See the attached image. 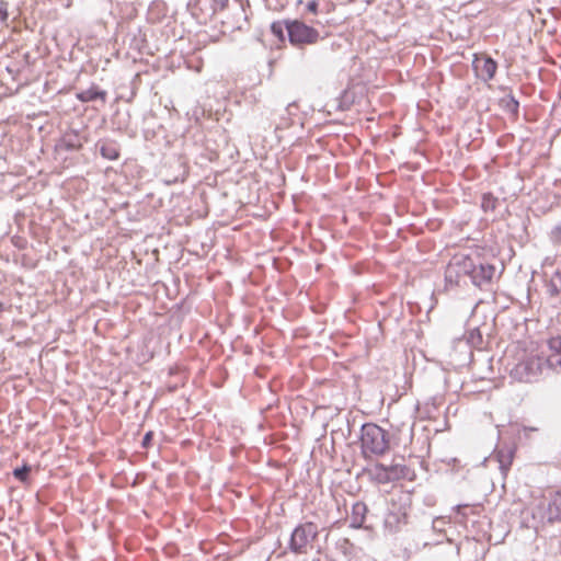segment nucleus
Masks as SVG:
<instances>
[{"label":"nucleus","instance_id":"f257e3e1","mask_svg":"<svg viewBox=\"0 0 561 561\" xmlns=\"http://www.w3.org/2000/svg\"><path fill=\"white\" fill-rule=\"evenodd\" d=\"M531 517L536 528L561 522V490L543 495L533 507Z\"/></svg>","mask_w":561,"mask_h":561},{"label":"nucleus","instance_id":"f03ea898","mask_svg":"<svg viewBox=\"0 0 561 561\" xmlns=\"http://www.w3.org/2000/svg\"><path fill=\"white\" fill-rule=\"evenodd\" d=\"M360 447L366 457L386 454L390 447L388 433L377 424H364L360 430Z\"/></svg>","mask_w":561,"mask_h":561},{"label":"nucleus","instance_id":"7ed1b4c3","mask_svg":"<svg viewBox=\"0 0 561 561\" xmlns=\"http://www.w3.org/2000/svg\"><path fill=\"white\" fill-rule=\"evenodd\" d=\"M543 356H529L515 365L512 376L523 382L537 381L545 374Z\"/></svg>","mask_w":561,"mask_h":561},{"label":"nucleus","instance_id":"20e7f679","mask_svg":"<svg viewBox=\"0 0 561 561\" xmlns=\"http://www.w3.org/2000/svg\"><path fill=\"white\" fill-rule=\"evenodd\" d=\"M320 38L318 30L305 24L301 21L294 20L288 22V41L295 47L316 44Z\"/></svg>","mask_w":561,"mask_h":561},{"label":"nucleus","instance_id":"39448f33","mask_svg":"<svg viewBox=\"0 0 561 561\" xmlns=\"http://www.w3.org/2000/svg\"><path fill=\"white\" fill-rule=\"evenodd\" d=\"M317 535L318 528L313 523L298 525L291 533L289 549L294 553H306L308 545Z\"/></svg>","mask_w":561,"mask_h":561},{"label":"nucleus","instance_id":"423d86ee","mask_svg":"<svg viewBox=\"0 0 561 561\" xmlns=\"http://www.w3.org/2000/svg\"><path fill=\"white\" fill-rule=\"evenodd\" d=\"M462 272L465 276H469L476 286H483L491 282L495 267L491 264L476 265L472 259L462 256Z\"/></svg>","mask_w":561,"mask_h":561},{"label":"nucleus","instance_id":"0eeeda50","mask_svg":"<svg viewBox=\"0 0 561 561\" xmlns=\"http://www.w3.org/2000/svg\"><path fill=\"white\" fill-rule=\"evenodd\" d=\"M227 2L228 0H190L188 8L196 19L206 22L222 10Z\"/></svg>","mask_w":561,"mask_h":561},{"label":"nucleus","instance_id":"6e6552de","mask_svg":"<svg viewBox=\"0 0 561 561\" xmlns=\"http://www.w3.org/2000/svg\"><path fill=\"white\" fill-rule=\"evenodd\" d=\"M392 506L386 514L383 524L389 531L394 533L407 524V512L402 507L396 508L394 504Z\"/></svg>","mask_w":561,"mask_h":561},{"label":"nucleus","instance_id":"1a4fd4ad","mask_svg":"<svg viewBox=\"0 0 561 561\" xmlns=\"http://www.w3.org/2000/svg\"><path fill=\"white\" fill-rule=\"evenodd\" d=\"M497 69V64L489 56H482L476 59V70L480 72L484 81L493 79Z\"/></svg>","mask_w":561,"mask_h":561},{"label":"nucleus","instance_id":"9d476101","mask_svg":"<svg viewBox=\"0 0 561 561\" xmlns=\"http://www.w3.org/2000/svg\"><path fill=\"white\" fill-rule=\"evenodd\" d=\"M465 276L462 272V256L455 257L446 268L445 280L450 285H458L460 277Z\"/></svg>","mask_w":561,"mask_h":561},{"label":"nucleus","instance_id":"9b49d317","mask_svg":"<svg viewBox=\"0 0 561 561\" xmlns=\"http://www.w3.org/2000/svg\"><path fill=\"white\" fill-rule=\"evenodd\" d=\"M367 506L364 502H355L352 506V513L350 516V526L353 528L364 527V523L367 514Z\"/></svg>","mask_w":561,"mask_h":561},{"label":"nucleus","instance_id":"f8f14e48","mask_svg":"<svg viewBox=\"0 0 561 561\" xmlns=\"http://www.w3.org/2000/svg\"><path fill=\"white\" fill-rule=\"evenodd\" d=\"M413 426L414 423H402L400 427H398V433L393 437V443L397 446L407 447L412 443L413 439Z\"/></svg>","mask_w":561,"mask_h":561},{"label":"nucleus","instance_id":"ddd939ff","mask_svg":"<svg viewBox=\"0 0 561 561\" xmlns=\"http://www.w3.org/2000/svg\"><path fill=\"white\" fill-rule=\"evenodd\" d=\"M386 469L392 481L409 478L410 474L412 473L411 469L403 462L386 465Z\"/></svg>","mask_w":561,"mask_h":561},{"label":"nucleus","instance_id":"4468645a","mask_svg":"<svg viewBox=\"0 0 561 561\" xmlns=\"http://www.w3.org/2000/svg\"><path fill=\"white\" fill-rule=\"evenodd\" d=\"M83 141L79 134L75 130L66 133L61 139V147L67 150H78L82 147Z\"/></svg>","mask_w":561,"mask_h":561},{"label":"nucleus","instance_id":"2eb2a0df","mask_svg":"<svg viewBox=\"0 0 561 561\" xmlns=\"http://www.w3.org/2000/svg\"><path fill=\"white\" fill-rule=\"evenodd\" d=\"M77 98L81 102H92L98 99H101L103 102H105L106 92L103 90H99L96 87H91L87 90L79 92L77 94Z\"/></svg>","mask_w":561,"mask_h":561},{"label":"nucleus","instance_id":"dca6fc26","mask_svg":"<svg viewBox=\"0 0 561 561\" xmlns=\"http://www.w3.org/2000/svg\"><path fill=\"white\" fill-rule=\"evenodd\" d=\"M100 153L107 160H116L119 157V148L115 141H103L100 145Z\"/></svg>","mask_w":561,"mask_h":561},{"label":"nucleus","instance_id":"f3484780","mask_svg":"<svg viewBox=\"0 0 561 561\" xmlns=\"http://www.w3.org/2000/svg\"><path fill=\"white\" fill-rule=\"evenodd\" d=\"M547 356H543L546 371L552 370L554 373L561 371V352H553Z\"/></svg>","mask_w":561,"mask_h":561},{"label":"nucleus","instance_id":"a211bd4d","mask_svg":"<svg viewBox=\"0 0 561 561\" xmlns=\"http://www.w3.org/2000/svg\"><path fill=\"white\" fill-rule=\"evenodd\" d=\"M288 22L291 21H276L271 24V32L279 42H285L286 37L288 38Z\"/></svg>","mask_w":561,"mask_h":561},{"label":"nucleus","instance_id":"6ab92c4d","mask_svg":"<svg viewBox=\"0 0 561 561\" xmlns=\"http://www.w3.org/2000/svg\"><path fill=\"white\" fill-rule=\"evenodd\" d=\"M496 459L502 474L506 476L513 461V453L511 450H499L496 453Z\"/></svg>","mask_w":561,"mask_h":561},{"label":"nucleus","instance_id":"aec40b11","mask_svg":"<svg viewBox=\"0 0 561 561\" xmlns=\"http://www.w3.org/2000/svg\"><path fill=\"white\" fill-rule=\"evenodd\" d=\"M375 476L379 483L393 482L386 469V463H378L375 467Z\"/></svg>","mask_w":561,"mask_h":561},{"label":"nucleus","instance_id":"412c9836","mask_svg":"<svg viewBox=\"0 0 561 561\" xmlns=\"http://www.w3.org/2000/svg\"><path fill=\"white\" fill-rule=\"evenodd\" d=\"M468 343L473 347H480L482 344V334L479 329H472L467 335Z\"/></svg>","mask_w":561,"mask_h":561},{"label":"nucleus","instance_id":"4be33fe9","mask_svg":"<svg viewBox=\"0 0 561 561\" xmlns=\"http://www.w3.org/2000/svg\"><path fill=\"white\" fill-rule=\"evenodd\" d=\"M31 471V467L27 465H24L20 468H15L13 471L14 478H16L20 481H25L27 479V476Z\"/></svg>","mask_w":561,"mask_h":561},{"label":"nucleus","instance_id":"5701e85b","mask_svg":"<svg viewBox=\"0 0 561 561\" xmlns=\"http://www.w3.org/2000/svg\"><path fill=\"white\" fill-rule=\"evenodd\" d=\"M502 102L508 112L513 114L517 113L519 103L513 96H507L506 99H503Z\"/></svg>","mask_w":561,"mask_h":561},{"label":"nucleus","instance_id":"b1692460","mask_svg":"<svg viewBox=\"0 0 561 561\" xmlns=\"http://www.w3.org/2000/svg\"><path fill=\"white\" fill-rule=\"evenodd\" d=\"M550 240L554 244H561V224L554 226L550 231Z\"/></svg>","mask_w":561,"mask_h":561},{"label":"nucleus","instance_id":"393cba45","mask_svg":"<svg viewBox=\"0 0 561 561\" xmlns=\"http://www.w3.org/2000/svg\"><path fill=\"white\" fill-rule=\"evenodd\" d=\"M549 350L553 352H561V334L551 337L548 341Z\"/></svg>","mask_w":561,"mask_h":561},{"label":"nucleus","instance_id":"a878e982","mask_svg":"<svg viewBox=\"0 0 561 561\" xmlns=\"http://www.w3.org/2000/svg\"><path fill=\"white\" fill-rule=\"evenodd\" d=\"M8 3L4 1L0 2V22H5L8 20Z\"/></svg>","mask_w":561,"mask_h":561},{"label":"nucleus","instance_id":"bb28decb","mask_svg":"<svg viewBox=\"0 0 561 561\" xmlns=\"http://www.w3.org/2000/svg\"><path fill=\"white\" fill-rule=\"evenodd\" d=\"M318 3L316 1H310L307 4V10L311 13H317Z\"/></svg>","mask_w":561,"mask_h":561},{"label":"nucleus","instance_id":"cd10ccee","mask_svg":"<svg viewBox=\"0 0 561 561\" xmlns=\"http://www.w3.org/2000/svg\"><path fill=\"white\" fill-rule=\"evenodd\" d=\"M553 113H554L556 115H560V116H561V93H560V95H559V100H558V102H557V103L554 104V106H553Z\"/></svg>","mask_w":561,"mask_h":561},{"label":"nucleus","instance_id":"c85d7f7f","mask_svg":"<svg viewBox=\"0 0 561 561\" xmlns=\"http://www.w3.org/2000/svg\"><path fill=\"white\" fill-rule=\"evenodd\" d=\"M152 438V432H148L145 434L142 438V446L147 447Z\"/></svg>","mask_w":561,"mask_h":561},{"label":"nucleus","instance_id":"c756f323","mask_svg":"<svg viewBox=\"0 0 561 561\" xmlns=\"http://www.w3.org/2000/svg\"><path fill=\"white\" fill-rule=\"evenodd\" d=\"M550 291H551L552 295H558L559 294V289H558V287L554 284L551 285Z\"/></svg>","mask_w":561,"mask_h":561},{"label":"nucleus","instance_id":"7c9ffc66","mask_svg":"<svg viewBox=\"0 0 561 561\" xmlns=\"http://www.w3.org/2000/svg\"><path fill=\"white\" fill-rule=\"evenodd\" d=\"M483 207H484V208L490 207V203H489V201L486 199V197H484V201H483ZM491 207L493 208L494 206H493V205H491Z\"/></svg>","mask_w":561,"mask_h":561},{"label":"nucleus","instance_id":"2f4dec72","mask_svg":"<svg viewBox=\"0 0 561 561\" xmlns=\"http://www.w3.org/2000/svg\"><path fill=\"white\" fill-rule=\"evenodd\" d=\"M4 310V305L0 301V313Z\"/></svg>","mask_w":561,"mask_h":561},{"label":"nucleus","instance_id":"473e14b6","mask_svg":"<svg viewBox=\"0 0 561 561\" xmlns=\"http://www.w3.org/2000/svg\"><path fill=\"white\" fill-rule=\"evenodd\" d=\"M527 430H528V427H525V431H527ZM529 431H536V428L529 427Z\"/></svg>","mask_w":561,"mask_h":561},{"label":"nucleus","instance_id":"72a5a7b5","mask_svg":"<svg viewBox=\"0 0 561 561\" xmlns=\"http://www.w3.org/2000/svg\"><path fill=\"white\" fill-rule=\"evenodd\" d=\"M560 93H561V90H560Z\"/></svg>","mask_w":561,"mask_h":561}]
</instances>
